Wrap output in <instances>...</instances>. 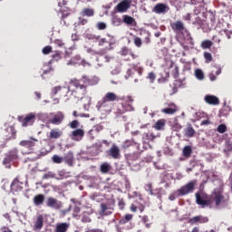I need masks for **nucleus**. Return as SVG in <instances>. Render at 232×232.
I'll return each mask as SVG.
<instances>
[{
    "label": "nucleus",
    "mask_w": 232,
    "mask_h": 232,
    "mask_svg": "<svg viewBox=\"0 0 232 232\" xmlns=\"http://www.w3.org/2000/svg\"><path fill=\"white\" fill-rule=\"evenodd\" d=\"M229 198L227 194L224 195V191L218 188L214 189L213 193L207 199L200 193H196V203L202 208L208 207L214 209H222V208L227 206Z\"/></svg>",
    "instance_id": "f257e3e1"
},
{
    "label": "nucleus",
    "mask_w": 232,
    "mask_h": 232,
    "mask_svg": "<svg viewBox=\"0 0 232 232\" xmlns=\"http://www.w3.org/2000/svg\"><path fill=\"white\" fill-rule=\"evenodd\" d=\"M97 82L95 78H92L88 75H82V79H71L69 84L73 87V89L70 91L72 97L78 101L80 99H84L88 93V86H95Z\"/></svg>",
    "instance_id": "f03ea898"
},
{
    "label": "nucleus",
    "mask_w": 232,
    "mask_h": 232,
    "mask_svg": "<svg viewBox=\"0 0 232 232\" xmlns=\"http://www.w3.org/2000/svg\"><path fill=\"white\" fill-rule=\"evenodd\" d=\"M64 121V112L58 111L56 113H50L48 118V124H53L54 126H59Z\"/></svg>",
    "instance_id": "7ed1b4c3"
},
{
    "label": "nucleus",
    "mask_w": 232,
    "mask_h": 232,
    "mask_svg": "<svg viewBox=\"0 0 232 232\" xmlns=\"http://www.w3.org/2000/svg\"><path fill=\"white\" fill-rule=\"evenodd\" d=\"M121 100L125 101V102L121 103L122 109L120 110V111H119L120 115H122V113H126V111H133V110H135L133 108V105H131V104H133V101H134L133 97H131V96H128L126 98L122 97V98H121Z\"/></svg>",
    "instance_id": "20e7f679"
},
{
    "label": "nucleus",
    "mask_w": 232,
    "mask_h": 232,
    "mask_svg": "<svg viewBox=\"0 0 232 232\" xmlns=\"http://www.w3.org/2000/svg\"><path fill=\"white\" fill-rule=\"evenodd\" d=\"M195 186H197V180H192L181 187L178 189L179 197H184L186 195H189V193H193V191H195Z\"/></svg>",
    "instance_id": "39448f33"
},
{
    "label": "nucleus",
    "mask_w": 232,
    "mask_h": 232,
    "mask_svg": "<svg viewBox=\"0 0 232 232\" xmlns=\"http://www.w3.org/2000/svg\"><path fill=\"white\" fill-rule=\"evenodd\" d=\"M4 137L5 140H15L17 139V130L15 127L10 125L7 126L4 130Z\"/></svg>",
    "instance_id": "423d86ee"
},
{
    "label": "nucleus",
    "mask_w": 232,
    "mask_h": 232,
    "mask_svg": "<svg viewBox=\"0 0 232 232\" xmlns=\"http://www.w3.org/2000/svg\"><path fill=\"white\" fill-rule=\"evenodd\" d=\"M113 109L111 103L106 102L104 100H101L96 104V110L99 111H103L104 113H111V110Z\"/></svg>",
    "instance_id": "0eeeda50"
},
{
    "label": "nucleus",
    "mask_w": 232,
    "mask_h": 232,
    "mask_svg": "<svg viewBox=\"0 0 232 232\" xmlns=\"http://www.w3.org/2000/svg\"><path fill=\"white\" fill-rule=\"evenodd\" d=\"M19 122H22V126L24 128H26L28 126H33L34 122H35V114L34 112H31L25 116V118L23 119V117H18Z\"/></svg>",
    "instance_id": "6e6552de"
},
{
    "label": "nucleus",
    "mask_w": 232,
    "mask_h": 232,
    "mask_svg": "<svg viewBox=\"0 0 232 232\" xmlns=\"http://www.w3.org/2000/svg\"><path fill=\"white\" fill-rule=\"evenodd\" d=\"M71 89L70 87L66 86H55L52 89L53 95L59 94L60 97H68V93H70Z\"/></svg>",
    "instance_id": "1a4fd4ad"
},
{
    "label": "nucleus",
    "mask_w": 232,
    "mask_h": 232,
    "mask_svg": "<svg viewBox=\"0 0 232 232\" xmlns=\"http://www.w3.org/2000/svg\"><path fill=\"white\" fill-rule=\"evenodd\" d=\"M39 140L37 139L30 138L29 140L20 141L19 145L23 148H27V150H34Z\"/></svg>",
    "instance_id": "9d476101"
},
{
    "label": "nucleus",
    "mask_w": 232,
    "mask_h": 232,
    "mask_svg": "<svg viewBox=\"0 0 232 232\" xmlns=\"http://www.w3.org/2000/svg\"><path fill=\"white\" fill-rule=\"evenodd\" d=\"M131 6V0H123L120 2L116 5V10L119 12V14H124V12H128V9Z\"/></svg>",
    "instance_id": "9b49d317"
},
{
    "label": "nucleus",
    "mask_w": 232,
    "mask_h": 232,
    "mask_svg": "<svg viewBox=\"0 0 232 232\" xmlns=\"http://www.w3.org/2000/svg\"><path fill=\"white\" fill-rule=\"evenodd\" d=\"M46 207L52 208V209H61L63 203L54 198H48L46 200Z\"/></svg>",
    "instance_id": "f8f14e48"
},
{
    "label": "nucleus",
    "mask_w": 232,
    "mask_h": 232,
    "mask_svg": "<svg viewBox=\"0 0 232 232\" xmlns=\"http://www.w3.org/2000/svg\"><path fill=\"white\" fill-rule=\"evenodd\" d=\"M18 157L19 156L17 155V150H13L7 152V154L5 155V158L3 160V164L5 165L10 164L12 160H17Z\"/></svg>",
    "instance_id": "ddd939ff"
},
{
    "label": "nucleus",
    "mask_w": 232,
    "mask_h": 232,
    "mask_svg": "<svg viewBox=\"0 0 232 232\" xmlns=\"http://www.w3.org/2000/svg\"><path fill=\"white\" fill-rule=\"evenodd\" d=\"M107 153L109 157H111V159H121V149L116 144H113Z\"/></svg>",
    "instance_id": "4468645a"
},
{
    "label": "nucleus",
    "mask_w": 232,
    "mask_h": 232,
    "mask_svg": "<svg viewBox=\"0 0 232 232\" xmlns=\"http://www.w3.org/2000/svg\"><path fill=\"white\" fill-rule=\"evenodd\" d=\"M170 26L175 34H182V32H186V26H184V22L182 21L172 23Z\"/></svg>",
    "instance_id": "2eb2a0df"
},
{
    "label": "nucleus",
    "mask_w": 232,
    "mask_h": 232,
    "mask_svg": "<svg viewBox=\"0 0 232 232\" xmlns=\"http://www.w3.org/2000/svg\"><path fill=\"white\" fill-rule=\"evenodd\" d=\"M207 222H209V218L204 216H195L188 220V224H191V226L194 224H206Z\"/></svg>",
    "instance_id": "dca6fc26"
},
{
    "label": "nucleus",
    "mask_w": 232,
    "mask_h": 232,
    "mask_svg": "<svg viewBox=\"0 0 232 232\" xmlns=\"http://www.w3.org/2000/svg\"><path fill=\"white\" fill-rule=\"evenodd\" d=\"M165 106L169 107L162 109L161 113H165V115H174V113H177V105L175 103H165Z\"/></svg>",
    "instance_id": "f3484780"
},
{
    "label": "nucleus",
    "mask_w": 232,
    "mask_h": 232,
    "mask_svg": "<svg viewBox=\"0 0 232 232\" xmlns=\"http://www.w3.org/2000/svg\"><path fill=\"white\" fill-rule=\"evenodd\" d=\"M48 137L51 140H57V139H61V137H63V130H61V129L59 128L52 129L49 132Z\"/></svg>",
    "instance_id": "a211bd4d"
},
{
    "label": "nucleus",
    "mask_w": 232,
    "mask_h": 232,
    "mask_svg": "<svg viewBox=\"0 0 232 232\" xmlns=\"http://www.w3.org/2000/svg\"><path fill=\"white\" fill-rule=\"evenodd\" d=\"M169 10V7L168 5H166V4H157L152 12H154L155 14H166V12H168Z\"/></svg>",
    "instance_id": "6ab92c4d"
},
{
    "label": "nucleus",
    "mask_w": 232,
    "mask_h": 232,
    "mask_svg": "<svg viewBox=\"0 0 232 232\" xmlns=\"http://www.w3.org/2000/svg\"><path fill=\"white\" fill-rule=\"evenodd\" d=\"M82 137H84V130L82 129L74 130L71 134L72 140L76 141L82 140Z\"/></svg>",
    "instance_id": "aec40b11"
},
{
    "label": "nucleus",
    "mask_w": 232,
    "mask_h": 232,
    "mask_svg": "<svg viewBox=\"0 0 232 232\" xmlns=\"http://www.w3.org/2000/svg\"><path fill=\"white\" fill-rule=\"evenodd\" d=\"M24 183L19 180V178H15L11 183V191H23Z\"/></svg>",
    "instance_id": "412c9836"
},
{
    "label": "nucleus",
    "mask_w": 232,
    "mask_h": 232,
    "mask_svg": "<svg viewBox=\"0 0 232 232\" xmlns=\"http://www.w3.org/2000/svg\"><path fill=\"white\" fill-rule=\"evenodd\" d=\"M205 102H207V104H210L212 106H217V105L220 104V101L218 100V98L217 96H213V95H206Z\"/></svg>",
    "instance_id": "4be33fe9"
},
{
    "label": "nucleus",
    "mask_w": 232,
    "mask_h": 232,
    "mask_svg": "<svg viewBox=\"0 0 232 232\" xmlns=\"http://www.w3.org/2000/svg\"><path fill=\"white\" fill-rule=\"evenodd\" d=\"M144 209H146V207L143 204L139 203L138 201H135L130 206V211H132V213H137L138 211H140V213H142Z\"/></svg>",
    "instance_id": "5701e85b"
},
{
    "label": "nucleus",
    "mask_w": 232,
    "mask_h": 232,
    "mask_svg": "<svg viewBox=\"0 0 232 232\" xmlns=\"http://www.w3.org/2000/svg\"><path fill=\"white\" fill-rule=\"evenodd\" d=\"M111 213H113V208L106 205L105 203H102L101 205L100 215H102V216H108V215H111Z\"/></svg>",
    "instance_id": "b1692460"
},
{
    "label": "nucleus",
    "mask_w": 232,
    "mask_h": 232,
    "mask_svg": "<svg viewBox=\"0 0 232 232\" xmlns=\"http://www.w3.org/2000/svg\"><path fill=\"white\" fill-rule=\"evenodd\" d=\"M102 100L105 101L106 102H115L116 101H119V96L115 94L114 92H107L105 94V97H103Z\"/></svg>",
    "instance_id": "393cba45"
},
{
    "label": "nucleus",
    "mask_w": 232,
    "mask_h": 232,
    "mask_svg": "<svg viewBox=\"0 0 232 232\" xmlns=\"http://www.w3.org/2000/svg\"><path fill=\"white\" fill-rule=\"evenodd\" d=\"M195 129H193V125L191 123L187 124V128L184 130V135L185 137H188V139H191L192 137H195Z\"/></svg>",
    "instance_id": "a878e982"
},
{
    "label": "nucleus",
    "mask_w": 232,
    "mask_h": 232,
    "mask_svg": "<svg viewBox=\"0 0 232 232\" xmlns=\"http://www.w3.org/2000/svg\"><path fill=\"white\" fill-rule=\"evenodd\" d=\"M157 139V135H155L153 132L149 131L143 134V142H153Z\"/></svg>",
    "instance_id": "bb28decb"
},
{
    "label": "nucleus",
    "mask_w": 232,
    "mask_h": 232,
    "mask_svg": "<svg viewBox=\"0 0 232 232\" xmlns=\"http://www.w3.org/2000/svg\"><path fill=\"white\" fill-rule=\"evenodd\" d=\"M33 202L34 206H43L44 204V195L43 194H38L34 197Z\"/></svg>",
    "instance_id": "cd10ccee"
},
{
    "label": "nucleus",
    "mask_w": 232,
    "mask_h": 232,
    "mask_svg": "<svg viewBox=\"0 0 232 232\" xmlns=\"http://www.w3.org/2000/svg\"><path fill=\"white\" fill-rule=\"evenodd\" d=\"M82 63V59L80 55L73 56L68 63V66H75L77 64H81Z\"/></svg>",
    "instance_id": "c85d7f7f"
},
{
    "label": "nucleus",
    "mask_w": 232,
    "mask_h": 232,
    "mask_svg": "<svg viewBox=\"0 0 232 232\" xmlns=\"http://www.w3.org/2000/svg\"><path fill=\"white\" fill-rule=\"evenodd\" d=\"M111 169V165L108 162H103L100 166V171L101 173H103V175H106V173H110Z\"/></svg>",
    "instance_id": "c756f323"
},
{
    "label": "nucleus",
    "mask_w": 232,
    "mask_h": 232,
    "mask_svg": "<svg viewBox=\"0 0 232 232\" xmlns=\"http://www.w3.org/2000/svg\"><path fill=\"white\" fill-rule=\"evenodd\" d=\"M63 160L68 164L69 166H73V152L69 151L67 152L64 157Z\"/></svg>",
    "instance_id": "7c9ffc66"
},
{
    "label": "nucleus",
    "mask_w": 232,
    "mask_h": 232,
    "mask_svg": "<svg viewBox=\"0 0 232 232\" xmlns=\"http://www.w3.org/2000/svg\"><path fill=\"white\" fill-rule=\"evenodd\" d=\"M41 70H42L41 77L44 79V75H48V73H52V72H53V68L50 64L44 65V67Z\"/></svg>",
    "instance_id": "2f4dec72"
},
{
    "label": "nucleus",
    "mask_w": 232,
    "mask_h": 232,
    "mask_svg": "<svg viewBox=\"0 0 232 232\" xmlns=\"http://www.w3.org/2000/svg\"><path fill=\"white\" fill-rule=\"evenodd\" d=\"M70 225L68 223H60L56 225L55 232H67Z\"/></svg>",
    "instance_id": "473e14b6"
},
{
    "label": "nucleus",
    "mask_w": 232,
    "mask_h": 232,
    "mask_svg": "<svg viewBox=\"0 0 232 232\" xmlns=\"http://www.w3.org/2000/svg\"><path fill=\"white\" fill-rule=\"evenodd\" d=\"M82 17H93L95 11L92 8H83L82 11Z\"/></svg>",
    "instance_id": "72a5a7b5"
},
{
    "label": "nucleus",
    "mask_w": 232,
    "mask_h": 232,
    "mask_svg": "<svg viewBox=\"0 0 232 232\" xmlns=\"http://www.w3.org/2000/svg\"><path fill=\"white\" fill-rule=\"evenodd\" d=\"M43 226H44L43 216L40 215L37 217L36 221L34 222L35 231H39V229H43Z\"/></svg>",
    "instance_id": "f704fd0d"
},
{
    "label": "nucleus",
    "mask_w": 232,
    "mask_h": 232,
    "mask_svg": "<svg viewBox=\"0 0 232 232\" xmlns=\"http://www.w3.org/2000/svg\"><path fill=\"white\" fill-rule=\"evenodd\" d=\"M139 157H140V154L139 152H133L126 155V159L128 162H133L135 160H139Z\"/></svg>",
    "instance_id": "c9c22d12"
},
{
    "label": "nucleus",
    "mask_w": 232,
    "mask_h": 232,
    "mask_svg": "<svg viewBox=\"0 0 232 232\" xmlns=\"http://www.w3.org/2000/svg\"><path fill=\"white\" fill-rule=\"evenodd\" d=\"M121 55L126 56V55H130L132 59H137V55L131 52L128 47H123L121 51Z\"/></svg>",
    "instance_id": "e433bc0d"
},
{
    "label": "nucleus",
    "mask_w": 232,
    "mask_h": 232,
    "mask_svg": "<svg viewBox=\"0 0 232 232\" xmlns=\"http://www.w3.org/2000/svg\"><path fill=\"white\" fill-rule=\"evenodd\" d=\"M92 39H95L96 41H98V44L100 46H104V44H111L110 42H108V40H106V38H101V36L93 35Z\"/></svg>",
    "instance_id": "4c0bfd02"
},
{
    "label": "nucleus",
    "mask_w": 232,
    "mask_h": 232,
    "mask_svg": "<svg viewBox=\"0 0 232 232\" xmlns=\"http://www.w3.org/2000/svg\"><path fill=\"white\" fill-rule=\"evenodd\" d=\"M164 126H166V120L161 119L155 123L154 128L155 130H164Z\"/></svg>",
    "instance_id": "58836bf2"
},
{
    "label": "nucleus",
    "mask_w": 232,
    "mask_h": 232,
    "mask_svg": "<svg viewBox=\"0 0 232 232\" xmlns=\"http://www.w3.org/2000/svg\"><path fill=\"white\" fill-rule=\"evenodd\" d=\"M80 206H81V202H78L72 208V211H73L72 217L74 218H77V217H79V214L81 213V207Z\"/></svg>",
    "instance_id": "ea45409f"
},
{
    "label": "nucleus",
    "mask_w": 232,
    "mask_h": 232,
    "mask_svg": "<svg viewBox=\"0 0 232 232\" xmlns=\"http://www.w3.org/2000/svg\"><path fill=\"white\" fill-rule=\"evenodd\" d=\"M183 157H186V159H189L191 157V153H193V150H191L190 146H185L183 148Z\"/></svg>",
    "instance_id": "a19ab883"
},
{
    "label": "nucleus",
    "mask_w": 232,
    "mask_h": 232,
    "mask_svg": "<svg viewBox=\"0 0 232 232\" xmlns=\"http://www.w3.org/2000/svg\"><path fill=\"white\" fill-rule=\"evenodd\" d=\"M232 151V141L231 140H226L224 153H231Z\"/></svg>",
    "instance_id": "79ce46f5"
},
{
    "label": "nucleus",
    "mask_w": 232,
    "mask_h": 232,
    "mask_svg": "<svg viewBox=\"0 0 232 232\" xmlns=\"http://www.w3.org/2000/svg\"><path fill=\"white\" fill-rule=\"evenodd\" d=\"M130 220H133V215H131V214H127V215H125V216L120 220V224H121V225L128 224V222H130Z\"/></svg>",
    "instance_id": "37998d69"
},
{
    "label": "nucleus",
    "mask_w": 232,
    "mask_h": 232,
    "mask_svg": "<svg viewBox=\"0 0 232 232\" xmlns=\"http://www.w3.org/2000/svg\"><path fill=\"white\" fill-rule=\"evenodd\" d=\"M211 46H213V42H211L210 40H205L201 43V48L203 50H208L211 48Z\"/></svg>",
    "instance_id": "c03bdc74"
},
{
    "label": "nucleus",
    "mask_w": 232,
    "mask_h": 232,
    "mask_svg": "<svg viewBox=\"0 0 232 232\" xmlns=\"http://www.w3.org/2000/svg\"><path fill=\"white\" fill-rule=\"evenodd\" d=\"M123 23H125V24H133V23H135V18L125 14L123 15Z\"/></svg>",
    "instance_id": "a18cd8bd"
},
{
    "label": "nucleus",
    "mask_w": 232,
    "mask_h": 232,
    "mask_svg": "<svg viewBox=\"0 0 232 232\" xmlns=\"http://www.w3.org/2000/svg\"><path fill=\"white\" fill-rule=\"evenodd\" d=\"M203 56L208 64L213 61V55H211V53L205 52Z\"/></svg>",
    "instance_id": "49530a36"
},
{
    "label": "nucleus",
    "mask_w": 232,
    "mask_h": 232,
    "mask_svg": "<svg viewBox=\"0 0 232 232\" xmlns=\"http://www.w3.org/2000/svg\"><path fill=\"white\" fill-rule=\"evenodd\" d=\"M195 75L198 79V81H204V72L200 69H197L195 71Z\"/></svg>",
    "instance_id": "de8ad7c7"
},
{
    "label": "nucleus",
    "mask_w": 232,
    "mask_h": 232,
    "mask_svg": "<svg viewBox=\"0 0 232 232\" xmlns=\"http://www.w3.org/2000/svg\"><path fill=\"white\" fill-rule=\"evenodd\" d=\"M147 79L150 81V84H153V82H155V79H157V74H155L153 72H149Z\"/></svg>",
    "instance_id": "09e8293b"
},
{
    "label": "nucleus",
    "mask_w": 232,
    "mask_h": 232,
    "mask_svg": "<svg viewBox=\"0 0 232 232\" xmlns=\"http://www.w3.org/2000/svg\"><path fill=\"white\" fill-rule=\"evenodd\" d=\"M217 131L218 133H226L227 131V126L226 124H220L218 126Z\"/></svg>",
    "instance_id": "8fccbe9b"
},
{
    "label": "nucleus",
    "mask_w": 232,
    "mask_h": 232,
    "mask_svg": "<svg viewBox=\"0 0 232 232\" xmlns=\"http://www.w3.org/2000/svg\"><path fill=\"white\" fill-rule=\"evenodd\" d=\"M172 131H180L182 130V126L179 122H174L171 126Z\"/></svg>",
    "instance_id": "3c124183"
},
{
    "label": "nucleus",
    "mask_w": 232,
    "mask_h": 232,
    "mask_svg": "<svg viewBox=\"0 0 232 232\" xmlns=\"http://www.w3.org/2000/svg\"><path fill=\"white\" fill-rule=\"evenodd\" d=\"M96 28L98 30H106V28H108V25H106V23L104 22H99L97 24H96Z\"/></svg>",
    "instance_id": "603ef678"
},
{
    "label": "nucleus",
    "mask_w": 232,
    "mask_h": 232,
    "mask_svg": "<svg viewBox=\"0 0 232 232\" xmlns=\"http://www.w3.org/2000/svg\"><path fill=\"white\" fill-rule=\"evenodd\" d=\"M42 53H44V55H48L49 53H52V46L47 45L44 47Z\"/></svg>",
    "instance_id": "864d4df0"
},
{
    "label": "nucleus",
    "mask_w": 232,
    "mask_h": 232,
    "mask_svg": "<svg viewBox=\"0 0 232 232\" xmlns=\"http://www.w3.org/2000/svg\"><path fill=\"white\" fill-rule=\"evenodd\" d=\"M53 162H54V164H61L63 162V158L59 157L58 155H53Z\"/></svg>",
    "instance_id": "5fc2aeb1"
},
{
    "label": "nucleus",
    "mask_w": 232,
    "mask_h": 232,
    "mask_svg": "<svg viewBox=\"0 0 232 232\" xmlns=\"http://www.w3.org/2000/svg\"><path fill=\"white\" fill-rule=\"evenodd\" d=\"M79 124H80L79 121L74 120L69 123V126H70V128H72V130H75V129L79 128Z\"/></svg>",
    "instance_id": "6e6d98bb"
},
{
    "label": "nucleus",
    "mask_w": 232,
    "mask_h": 232,
    "mask_svg": "<svg viewBox=\"0 0 232 232\" xmlns=\"http://www.w3.org/2000/svg\"><path fill=\"white\" fill-rule=\"evenodd\" d=\"M134 44L137 48H140V46H142V40L137 36L134 37Z\"/></svg>",
    "instance_id": "4d7b16f0"
},
{
    "label": "nucleus",
    "mask_w": 232,
    "mask_h": 232,
    "mask_svg": "<svg viewBox=\"0 0 232 232\" xmlns=\"http://www.w3.org/2000/svg\"><path fill=\"white\" fill-rule=\"evenodd\" d=\"M82 222H83L84 224L92 222V218H90V216L88 215H83L82 218Z\"/></svg>",
    "instance_id": "13d9d810"
},
{
    "label": "nucleus",
    "mask_w": 232,
    "mask_h": 232,
    "mask_svg": "<svg viewBox=\"0 0 232 232\" xmlns=\"http://www.w3.org/2000/svg\"><path fill=\"white\" fill-rule=\"evenodd\" d=\"M55 175L53 172H48L43 176V179H53Z\"/></svg>",
    "instance_id": "bf43d9fd"
},
{
    "label": "nucleus",
    "mask_w": 232,
    "mask_h": 232,
    "mask_svg": "<svg viewBox=\"0 0 232 232\" xmlns=\"http://www.w3.org/2000/svg\"><path fill=\"white\" fill-rule=\"evenodd\" d=\"M172 76L174 79H179V67L176 66L174 70L172 71Z\"/></svg>",
    "instance_id": "052dcab7"
},
{
    "label": "nucleus",
    "mask_w": 232,
    "mask_h": 232,
    "mask_svg": "<svg viewBox=\"0 0 232 232\" xmlns=\"http://www.w3.org/2000/svg\"><path fill=\"white\" fill-rule=\"evenodd\" d=\"M79 24L84 26V24H88V19L80 17L79 18Z\"/></svg>",
    "instance_id": "680f3d73"
},
{
    "label": "nucleus",
    "mask_w": 232,
    "mask_h": 232,
    "mask_svg": "<svg viewBox=\"0 0 232 232\" xmlns=\"http://www.w3.org/2000/svg\"><path fill=\"white\" fill-rule=\"evenodd\" d=\"M223 33L225 34V35L227 37V39H231V35H232V31H229L227 29H224Z\"/></svg>",
    "instance_id": "e2e57ef3"
},
{
    "label": "nucleus",
    "mask_w": 232,
    "mask_h": 232,
    "mask_svg": "<svg viewBox=\"0 0 232 232\" xmlns=\"http://www.w3.org/2000/svg\"><path fill=\"white\" fill-rule=\"evenodd\" d=\"M53 61H61V53H56L53 54Z\"/></svg>",
    "instance_id": "0e129e2a"
},
{
    "label": "nucleus",
    "mask_w": 232,
    "mask_h": 232,
    "mask_svg": "<svg viewBox=\"0 0 232 232\" xmlns=\"http://www.w3.org/2000/svg\"><path fill=\"white\" fill-rule=\"evenodd\" d=\"M118 206H119V208L122 210L124 209V206H126V204L124 203V200L121 199L119 200Z\"/></svg>",
    "instance_id": "69168bd1"
},
{
    "label": "nucleus",
    "mask_w": 232,
    "mask_h": 232,
    "mask_svg": "<svg viewBox=\"0 0 232 232\" xmlns=\"http://www.w3.org/2000/svg\"><path fill=\"white\" fill-rule=\"evenodd\" d=\"M146 190L150 191V193L153 192V186L151 185V183L146 185Z\"/></svg>",
    "instance_id": "338daca9"
},
{
    "label": "nucleus",
    "mask_w": 232,
    "mask_h": 232,
    "mask_svg": "<svg viewBox=\"0 0 232 232\" xmlns=\"http://www.w3.org/2000/svg\"><path fill=\"white\" fill-rule=\"evenodd\" d=\"M184 21H191V14H187L183 16Z\"/></svg>",
    "instance_id": "774afa93"
}]
</instances>
